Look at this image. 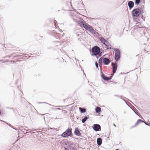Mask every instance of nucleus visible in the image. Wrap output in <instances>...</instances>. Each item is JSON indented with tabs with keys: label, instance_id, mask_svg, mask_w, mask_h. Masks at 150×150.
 <instances>
[{
	"label": "nucleus",
	"instance_id": "nucleus-1",
	"mask_svg": "<svg viewBox=\"0 0 150 150\" xmlns=\"http://www.w3.org/2000/svg\"><path fill=\"white\" fill-rule=\"evenodd\" d=\"M72 129L71 128H69L62 134L61 136L65 138L69 136L71 137L72 135Z\"/></svg>",
	"mask_w": 150,
	"mask_h": 150
},
{
	"label": "nucleus",
	"instance_id": "nucleus-2",
	"mask_svg": "<svg viewBox=\"0 0 150 150\" xmlns=\"http://www.w3.org/2000/svg\"><path fill=\"white\" fill-rule=\"evenodd\" d=\"M141 13L140 8H137L134 9L131 12L132 16L133 18L138 17Z\"/></svg>",
	"mask_w": 150,
	"mask_h": 150
},
{
	"label": "nucleus",
	"instance_id": "nucleus-3",
	"mask_svg": "<svg viewBox=\"0 0 150 150\" xmlns=\"http://www.w3.org/2000/svg\"><path fill=\"white\" fill-rule=\"evenodd\" d=\"M100 51V48L97 46H96L92 48L91 49V52L92 55L96 56Z\"/></svg>",
	"mask_w": 150,
	"mask_h": 150
},
{
	"label": "nucleus",
	"instance_id": "nucleus-4",
	"mask_svg": "<svg viewBox=\"0 0 150 150\" xmlns=\"http://www.w3.org/2000/svg\"><path fill=\"white\" fill-rule=\"evenodd\" d=\"M115 59L116 61H118L120 58V52L119 49L117 48H114Z\"/></svg>",
	"mask_w": 150,
	"mask_h": 150
},
{
	"label": "nucleus",
	"instance_id": "nucleus-5",
	"mask_svg": "<svg viewBox=\"0 0 150 150\" xmlns=\"http://www.w3.org/2000/svg\"><path fill=\"white\" fill-rule=\"evenodd\" d=\"M79 24L81 26H83V27L86 30H88V28L90 27V25H88L87 23L82 21L79 22Z\"/></svg>",
	"mask_w": 150,
	"mask_h": 150
},
{
	"label": "nucleus",
	"instance_id": "nucleus-6",
	"mask_svg": "<svg viewBox=\"0 0 150 150\" xmlns=\"http://www.w3.org/2000/svg\"><path fill=\"white\" fill-rule=\"evenodd\" d=\"M93 129L96 131H100L101 130L100 126L98 124H95L93 127Z\"/></svg>",
	"mask_w": 150,
	"mask_h": 150
},
{
	"label": "nucleus",
	"instance_id": "nucleus-7",
	"mask_svg": "<svg viewBox=\"0 0 150 150\" xmlns=\"http://www.w3.org/2000/svg\"><path fill=\"white\" fill-rule=\"evenodd\" d=\"M111 65L112 66V72L113 73V74H115V73L117 70V63L116 62H115V63L112 62L111 63Z\"/></svg>",
	"mask_w": 150,
	"mask_h": 150
},
{
	"label": "nucleus",
	"instance_id": "nucleus-8",
	"mask_svg": "<svg viewBox=\"0 0 150 150\" xmlns=\"http://www.w3.org/2000/svg\"><path fill=\"white\" fill-rule=\"evenodd\" d=\"M51 35L56 39H59V33H56L55 31L52 32Z\"/></svg>",
	"mask_w": 150,
	"mask_h": 150
},
{
	"label": "nucleus",
	"instance_id": "nucleus-9",
	"mask_svg": "<svg viewBox=\"0 0 150 150\" xmlns=\"http://www.w3.org/2000/svg\"><path fill=\"white\" fill-rule=\"evenodd\" d=\"M103 62L105 65H107L110 62V61L108 58L104 57L103 59Z\"/></svg>",
	"mask_w": 150,
	"mask_h": 150
},
{
	"label": "nucleus",
	"instance_id": "nucleus-10",
	"mask_svg": "<svg viewBox=\"0 0 150 150\" xmlns=\"http://www.w3.org/2000/svg\"><path fill=\"white\" fill-rule=\"evenodd\" d=\"M128 5L129 8V10H131L132 8L134 6V3L132 1H129L128 3Z\"/></svg>",
	"mask_w": 150,
	"mask_h": 150
},
{
	"label": "nucleus",
	"instance_id": "nucleus-11",
	"mask_svg": "<svg viewBox=\"0 0 150 150\" xmlns=\"http://www.w3.org/2000/svg\"><path fill=\"white\" fill-rule=\"evenodd\" d=\"M88 31L90 32L92 34H96L98 33L95 31V30L93 28V27L91 26H90V27L88 28Z\"/></svg>",
	"mask_w": 150,
	"mask_h": 150
},
{
	"label": "nucleus",
	"instance_id": "nucleus-12",
	"mask_svg": "<svg viewBox=\"0 0 150 150\" xmlns=\"http://www.w3.org/2000/svg\"><path fill=\"white\" fill-rule=\"evenodd\" d=\"M74 134L79 137L81 136V134L78 128H76L74 132Z\"/></svg>",
	"mask_w": 150,
	"mask_h": 150
},
{
	"label": "nucleus",
	"instance_id": "nucleus-13",
	"mask_svg": "<svg viewBox=\"0 0 150 150\" xmlns=\"http://www.w3.org/2000/svg\"><path fill=\"white\" fill-rule=\"evenodd\" d=\"M106 47V48H107V49H111V46L110 45V44L109 43L106 41H105V43L104 44Z\"/></svg>",
	"mask_w": 150,
	"mask_h": 150
},
{
	"label": "nucleus",
	"instance_id": "nucleus-14",
	"mask_svg": "<svg viewBox=\"0 0 150 150\" xmlns=\"http://www.w3.org/2000/svg\"><path fill=\"white\" fill-rule=\"evenodd\" d=\"M100 72L101 73V77L104 81H107L108 77L104 75L102 72V70H101Z\"/></svg>",
	"mask_w": 150,
	"mask_h": 150
},
{
	"label": "nucleus",
	"instance_id": "nucleus-15",
	"mask_svg": "<svg viewBox=\"0 0 150 150\" xmlns=\"http://www.w3.org/2000/svg\"><path fill=\"white\" fill-rule=\"evenodd\" d=\"M97 144L98 146L101 145L102 143V139L101 138H98L97 139Z\"/></svg>",
	"mask_w": 150,
	"mask_h": 150
},
{
	"label": "nucleus",
	"instance_id": "nucleus-16",
	"mask_svg": "<svg viewBox=\"0 0 150 150\" xmlns=\"http://www.w3.org/2000/svg\"><path fill=\"white\" fill-rule=\"evenodd\" d=\"M89 116L88 115L85 116L84 118L82 120V123H84L86 120L89 119Z\"/></svg>",
	"mask_w": 150,
	"mask_h": 150
},
{
	"label": "nucleus",
	"instance_id": "nucleus-17",
	"mask_svg": "<svg viewBox=\"0 0 150 150\" xmlns=\"http://www.w3.org/2000/svg\"><path fill=\"white\" fill-rule=\"evenodd\" d=\"M79 110L81 113H84L86 111V109L84 108H82L81 107L79 108Z\"/></svg>",
	"mask_w": 150,
	"mask_h": 150
},
{
	"label": "nucleus",
	"instance_id": "nucleus-18",
	"mask_svg": "<svg viewBox=\"0 0 150 150\" xmlns=\"http://www.w3.org/2000/svg\"><path fill=\"white\" fill-rule=\"evenodd\" d=\"M102 59L101 58H99L98 60V63L99 64V67H100V70H101L102 68L101 67V66L102 65Z\"/></svg>",
	"mask_w": 150,
	"mask_h": 150
},
{
	"label": "nucleus",
	"instance_id": "nucleus-19",
	"mask_svg": "<svg viewBox=\"0 0 150 150\" xmlns=\"http://www.w3.org/2000/svg\"><path fill=\"white\" fill-rule=\"evenodd\" d=\"M95 111L97 113H98L101 111V108H100L97 107L95 109Z\"/></svg>",
	"mask_w": 150,
	"mask_h": 150
},
{
	"label": "nucleus",
	"instance_id": "nucleus-20",
	"mask_svg": "<svg viewBox=\"0 0 150 150\" xmlns=\"http://www.w3.org/2000/svg\"><path fill=\"white\" fill-rule=\"evenodd\" d=\"M100 41L102 43L104 44L107 40L103 37H102L100 38Z\"/></svg>",
	"mask_w": 150,
	"mask_h": 150
},
{
	"label": "nucleus",
	"instance_id": "nucleus-21",
	"mask_svg": "<svg viewBox=\"0 0 150 150\" xmlns=\"http://www.w3.org/2000/svg\"><path fill=\"white\" fill-rule=\"evenodd\" d=\"M143 122L144 121H143L142 120L140 119H139L137 120V122L135 123V126H136L137 125L139 122Z\"/></svg>",
	"mask_w": 150,
	"mask_h": 150
},
{
	"label": "nucleus",
	"instance_id": "nucleus-22",
	"mask_svg": "<svg viewBox=\"0 0 150 150\" xmlns=\"http://www.w3.org/2000/svg\"><path fill=\"white\" fill-rule=\"evenodd\" d=\"M141 2V0H135V4L137 5H138L140 4Z\"/></svg>",
	"mask_w": 150,
	"mask_h": 150
},
{
	"label": "nucleus",
	"instance_id": "nucleus-23",
	"mask_svg": "<svg viewBox=\"0 0 150 150\" xmlns=\"http://www.w3.org/2000/svg\"><path fill=\"white\" fill-rule=\"evenodd\" d=\"M55 43H56L55 45L56 46H58L59 45H61V44L59 43V41H56L55 42Z\"/></svg>",
	"mask_w": 150,
	"mask_h": 150
},
{
	"label": "nucleus",
	"instance_id": "nucleus-24",
	"mask_svg": "<svg viewBox=\"0 0 150 150\" xmlns=\"http://www.w3.org/2000/svg\"><path fill=\"white\" fill-rule=\"evenodd\" d=\"M7 124L8 125V126H9L10 127H11V128H13V129H15V130H17V129H16V128H13V126H12V125H11V124H7Z\"/></svg>",
	"mask_w": 150,
	"mask_h": 150
},
{
	"label": "nucleus",
	"instance_id": "nucleus-25",
	"mask_svg": "<svg viewBox=\"0 0 150 150\" xmlns=\"http://www.w3.org/2000/svg\"><path fill=\"white\" fill-rule=\"evenodd\" d=\"M112 77V76H110L109 77H108L107 81L111 80Z\"/></svg>",
	"mask_w": 150,
	"mask_h": 150
},
{
	"label": "nucleus",
	"instance_id": "nucleus-26",
	"mask_svg": "<svg viewBox=\"0 0 150 150\" xmlns=\"http://www.w3.org/2000/svg\"><path fill=\"white\" fill-rule=\"evenodd\" d=\"M129 107L132 110L134 111V112L136 114V115H137V113L135 111V110L134 109V108H131L130 107Z\"/></svg>",
	"mask_w": 150,
	"mask_h": 150
},
{
	"label": "nucleus",
	"instance_id": "nucleus-27",
	"mask_svg": "<svg viewBox=\"0 0 150 150\" xmlns=\"http://www.w3.org/2000/svg\"><path fill=\"white\" fill-rule=\"evenodd\" d=\"M95 65H96V67L98 69V64L97 63V62H95Z\"/></svg>",
	"mask_w": 150,
	"mask_h": 150
},
{
	"label": "nucleus",
	"instance_id": "nucleus-28",
	"mask_svg": "<svg viewBox=\"0 0 150 150\" xmlns=\"http://www.w3.org/2000/svg\"><path fill=\"white\" fill-rule=\"evenodd\" d=\"M143 122H144L146 125H147L148 126L149 125V124L146 122L145 121H144Z\"/></svg>",
	"mask_w": 150,
	"mask_h": 150
},
{
	"label": "nucleus",
	"instance_id": "nucleus-29",
	"mask_svg": "<svg viewBox=\"0 0 150 150\" xmlns=\"http://www.w3.org/2000/svg\"><path fill=\"white\" fill-rule=\"evenodd\" d=\"M102 55V54L101 53H99L98 54H97V55H98V57H100Z\"/></svg>",
	"mask_w": 150,
	"mask_h": 150
},
{
	"label": "nucleus",
	"instance_id": "nucleus-30",
	"mask_svg": "<svg viewBox=\"0 0 150 150\" xmlns=\"http://www.w3.org/2000/svg\"><path fill=\"white\" fill-rule=\"evenodd\" d=\"M38 104L47 103L45 102H38Z\"/></svg>",
	"mask_w": 150,
	"mask_h": 150
},
{
	"label": "nucleus",
	"instance_id": "nucleus-31",
	"mask_svg": "<svg viewBox=\"0 0 150 150\" xmlns=\"http://www.w3.org/2000/svg\"><path fill=\"white\" fill-rule=\"evenodd\" d=\"M121 98V99H122V100H123L124 101H125V103H126V104H127V105H128V104H127V103L125 101V100L124 99H123L122 98Z\"/></svg>",
	"mask_w": 150,
	"mask_h": 150
},
{
	"label": "nucleus",
	"instance_id": "nucleus-32",
	"mask_svg": "<svg viewBox=\"0 0 150 150\" xmlns=\"http://www.w3.org/2000/svg\"><path fill=\"white\" fill-rule=\"evenodd\" d=\"M114 96H116V97H120L118 95H114Z\"/></svg>",
	"mask_w": 150,
	"mask_h": 150
},
{
	"label": "nucleus",
	"instance_id": "nucleus-33",
	"mask_svg": "<svg viewBox=\"0 0 150 150\" xmlns=\"http://www.w3.org/2000/svg\"><path fill=\"white\" fill-rule=\"evenodd\" d=\"M62 111L66 113L67 112V111L65 110H63Z\"/></svg>",
	"mask_w": 150,
	"mask_h": 150
},
{
	"label": "nucleus",
	"instance_id": "nucleus-34",
	"mask_svg": "<svg viewBox=\"0 0 150 150\" xmlns=\"http://www.w3.org/2000/svg\"><path fill=\"white\" fill-rule=\"evenodd\" d=\"M114 74H113H113H111V76H113L114 75Z\"/></svg>",
	"mask_w": 150,
	"mask_h": 150
},
{
	"label": "nucleus",
	"instance_id": "nucleus-35",
	"mask_svg": "<svg viewBox=\"0 0 150 150\" xmlns=\"http://www.w3.org/2000/svg\"><path fill=\"white\" fill-rule=\"evenodd\" d=\"M65 150H69L67 148H65Z\"/></svg>",
	"mask_w": 150,
	"mask_h": 150
},
{
	"label": "nucleus",
	"instance_id": "nucleus-36",
	"mask_svg": "<svg viewBox=\"0 0 150 150\" xmlns=\"http://www.w3.org/2000/svg\"><path fill=\"white\" fill-rule=\"evenodd\" d=\"M56 110H60V109L59 108H57L56 109Z\"/></svg>",
	"mask_w": 150,
	"mask_h": 150
},
{
	"label": "nucleus",
	"instance_id": "nucleus-37",
	"mask_svg": "<svg viewBox=\"0 0 150 150\" xmlns=\"http://www.w3.org/2000/svg\"><path fill=\"white\" fill-rule=\"evenodd\" d=\"M47 104H48V105H50V106H52V105L51 104H49V103H47Z\"/></svg>",
	"mask_w": 150,
	"mask_h": 150
},
{
	"label": "nucleus",
	"instance_id": "nucleus-38",
	"mask_svg": "<svg viewBox=\"0 0 150 150\" xmlns=\"http://www.w3.org/2000/svg\"><path fill=\"white\" fill-rule=\"evenodd\" d=\"M96 58H98L99 57H98V55H96Z\"/></svg>",
	"mask_w": 150,
	"mask_h": 150
},
{
	"label": "nucleus",
	"instance_id": "nucleus-39",
	"mask_svg": "<svg viewBox=\"0 0 150 150\" xmlns=\"http://www.w3.org/2000/svg\"><path fill=\"white\" fill-rule=\"evenodd\" d=\"M113 126H115V127H116V125H115V124H114H114H113Z\"/></svg>",
	"mask_w": 150,
	"mask_h": 150
},
{
	"label": "nucleus",
	"instance_id": "nucleus-40",
	"mask_svg": "<svg viewBox=\"0 0 150 150\" xmlns=\"http://www.w3.org/2000/svg\"><path fill=\"white\" fill-rule=\"evenodd\" d=\"M40 115H45V114H40Z\"/></svg>",
	"mask_w": 150,
	"mask_h": 150
},
{
	"label": "nucleus",
	"instance_id": "nucleus-41",
	"mask_svg": "<svg viewBox=\"0 0 150 150\" xmlns=\"http://www.w3.org/2000/svg\"><path fill=\"white\" fill-rule=\"evenodd\" d=\"M142 18L143 19V18H144V16H143L142 15Z\"/></svg>",
	"mask_w": 150,
	"mask_h": 150
},
{
	"label": "nucleus",
	"instance_id": "nucleus-42",
	"mask_svg": "<svg viewBox=\"0 0 150 150\" xmlns=\"http://www.w3.org/2000/svg\"><path fill=\"white\" fill-rule=\"evenodd\" d=\"M18 89H20V87H19V86H18Z\"/></svg>",
	"mask_w": 150,
	"mask_h": 150
},
{
	"label": "nucleus",
	"instance_id": "nucleus-43",
	"mask_svg": "<svg viewBox=\"0 0 150 150\" xmlns=\"http://www.w3.org/2000/svg\"><path fill=\"white\" fill-rule=\"evenodd\" d=\"M43 118L44 120H45V117H43Z\"/></svg>",
	"mask_w": 150,
	"mask_h": 150
},
{
	"label": "nucleus",
	"instance_id": "nucleus-44",
	"mask_svg": "<svg viewBox=\"0 0 150 150\" xmlns=\"http://www.w3.org/2000/svg\"><path fill=\"white\" fill-rule=\"evenodd\" d=\"M11 109H13V108H11Z\"/></svg>",
	"mask_w": 150,
	"mask_h": 150
},
{
	"label": "nucleus",
	"instance_id": "nucleus-45",
	"mask_svg": "<svg viewBox=\"0 0 150 150\" xmlns=\"http://www.w3.org/2000/svg\"><path fill=\"white\" fill-rule=\"evenodd\" d=\"M116 150H119L117 149H116Z\"/></svg>",
	"mask_w": 150,
	"mask_h": 150
},
{
	"label": "nucleus",
	"instance_id": "nucleus-46",
	"mask_svg": "<svg viewBox=\"0 0 150 150\" xmlns=\"http://www.w3.org/2000/svg\"><path fill=\"white\" fill-rule=\"evenodd\" d=\"M8 57H10V56H8Z\"/></svg>",
	"mask_w": 150,
	"mask_h": 150
},
{
	"label": "nucleus",
	"instance_id": "nucleus-47",
	"mask_svg": "<svg viewBox=\"0 0 150 150\" xmlns=\"http://www.w3.org/2000/svg\"><path fill=\"white\" fill-rule=\"evenodd\" d=\"M148 126H150V125H148Z\"/></svg>",
	"mask_w": 150,
	"mask_h": 150
}]
</instances>
